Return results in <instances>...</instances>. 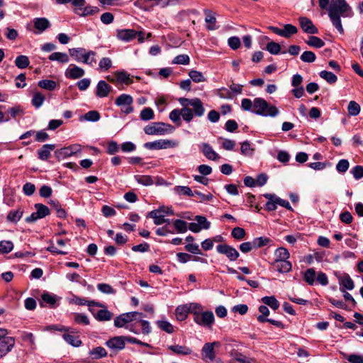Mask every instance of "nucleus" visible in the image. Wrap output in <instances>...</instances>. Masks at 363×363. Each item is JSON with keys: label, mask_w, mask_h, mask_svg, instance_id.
<instances>
[{"label": "nucleus", "mask_w": 363, "mask_h": 363, "mask_svg": "<svg viewBox=\"0 0 363 363\" xmlns=\"http://www.w3.org/2000/svg\"><path fill=\"white\" fill-rule=\"evenodd\" d=\"M180 105L184 108H189L191 106L192 119L194 116L202 117L205 113V108L203 102L199 98L187 99V98H179L178 99Z\"/></svg>", "instance_id": "nucleus-4"}, {"label": "nucleus", "mask_w": 363, "mask_h": 363, "mask_svg": "<svg viewBox=\"0 0 363 363\" xmlns=\"http://www.w3.org/2000/svg\"><path fill=\"white\" fill-rule=\"evenodd\" d=\"M264 196L268 200L266 203V208L268 211H275L277 205L286 208L288 210H291L292 208L288 201L284 200L275 194H265Z\"/></svg>", "instance_id": "nucleus-8"}, {"label": "nucleus", "mask_w": 363, "mask_h": 363, "mask_svg": "<svg viewBox=\"0 0 363 363\" xmlns=\"http://www.w3.org/2000/svg\"><path fill=\"white\" fill-rule=\"evenodd\" d=\"M245 231L243 228L240 227H235L233 229L231 235L233 238L236 240H242L245 236Z\"/></svg>", "instance_id": "nucleus-63"}, {"label": "nucleus", "mask_w": 363, "mask_h": 363, "mask_svg": "<svg viewBox=\"0 0 363 363\" xmlns=\"http://www.w3.org/2000/svg\"><path fill=\"white\" fill-rule=\"evenodd\" d=\"M306 43L308 45L316 48H320L325 45V43L322 39L314 35L310 36Z\"/></svg>", "instance_id": "nucleus-35"}, {"label": "nucleus", "mask_w": 363, "mask_h": 363, "mask_svg": "<svg viewBox=\"0 0 363 363\" xmlns=\"http://www.w3.org/2000/svg\"><path fill=\"white\" fill-rule=\"evenodd\" d=\"M113 314L106 309L99 310L96 315V318L99 321H108L112 318Z\"/></svg>", "instance_id": "nucleus-44"}, {"label": "nucleus", "mask_w": 363, "mask_h": 363, "mask_svg": "<svg viewBox=\"0 0 363 363\" xmlns=\"http://www.w3.org/2000/svg\"><path fill=\"white\" fill-rule=\"evenodd\" d=\"M29 64V59L26 55H19L15 60V65L19 69L26 68Z\"/></svg>", "instance_id": "nucleus-37"}, {"label": "nucleus", "mask_w": 363, "mask_h": 363, "mask_svg": "<svg viewBox=\"0 0 363 363\" xmlns=\"http://www.w3.org/2000/svg\"><path fill=\"white\" fill-rule=\"evenodd\" d=\"M89 354L93 357L94 359H98L104 357L107 355L106 350L102 347H97L90 350Z\"/></svg>", "instance_id": "nucleus-38"}, {"label": "nucleus", "mask_w": 363, "mask_h": 363, "mask_svg": "<svg viewBox=\"0 0 363 363\" xmlns=\"http://www.w3.org/2000/svg\"><path fill=\"white\" fill-rule=\"evenodd\" d=\"M85 74V71L82 67L71 64L65 70V75L67 79H77L82 77Z\"/></svg>", "instance_id": "nucleus-16"}, {"label": "nucleus", "mask_w": 363, "mask_h": 363, "mask_svg": "<svg viewBox=\"0 0 363 363\" xmlns=\"http://www.w3.org/2000/svg\"><path fill=\"white\" fill-rule=\"evenodd\" d=\"M55 148V145L46 144L38 150V158L41 160H47L50 156L51 152Z\"/></svg>", "instance_id": "nucleus-24"}, {"label": "nucleus", "mask_w": 363, "mask_h": 363, "mask_svg": "<svg viewBox=\"0 0 363 363\" xmlns=\"http://www.w3.org/2000/svg\"><path fill=\"white\" fill-rule=\"evenodd\" d=\"M157 324L161 330L167 333H172L174 332L173 325L167 320H158Z\"/></svg>", "instance_id": "nucleus-58"}, {"label": "nucleus", "mask_w": 363, "mask_h": 363, "mask_svg": "<svg viewBox=\"0 0 363 363\" xmlns=\"http://www.w3.org/2000/svg\"><path fill=\"white\" fill-rule=\"evenodd\" d=\"M169 119L177 125H181V117L186 123L192 121V113L191 108L182 107L181 109H174L169 113Z\"/></svg>", "instance_id": "nucleus-7"}, {"label": "nucleus", "mask_w": 363, "mask_h": 363, "mask_svg": "<svg viewBox=\"0 0 363 363\" xmlns=\"http://www.w3.org/2000/svg\"><path fill=\"white\" fill-rule=\"evenodd\" d=\"M241 107L243 110L262 116L276 117L279 114V111L274 105H270L262 98H255L253 101L249 99H243L241 101Z\"/></svg>", "instance_id": "nucleus-1"}, {"label": "nucleus", "mask_w": 363, "mask_h": 363, "mask_svg": "<svg viewBox=\"0 0 363 363\" xmlns=\"http://www.w3.org/2000/svg\"><path fill=\"white\" fill-rule=\"evenodd\" d=\"M194 322L203 327L211 328L214 323V315L212 311H203L194 317Z\"/></svg>", "instance_id": "nucleus-12"}, {"label": "nucleus", "mask_w": 363, "mask_h": 363, "mask_svg": "<svg viewBox=\"0 0 363 363\" xmlns=\"http://www.w3.org/2000/svg\"><path fill=\"white\" fill-rule=\"evenodd\" d=\"M338 283L340 286V291L345 292V289L352 290L354 288V284L348 274H344L337 277Z\"/></svg>", "instance_id": "nucleus-18"}, {"label": "nucleus", "mask_w": 363, "mask_h": 363, "mask_svg": "<svg viewBox=\"0 0 363 363\" xmlns=\"http://www.w3.org/2000/svg\"><path fill=\"white\" fill-rule=\"evenodd\" d=\"M316 273L314 269H308L304 273V281L311 286L315 284Z\"/></svg>", "instance_id": "nucleus-34"}, {"label": "nucleus", "mask_w": 363, "mask_h": 363, "mask_svg": "<svg viewBox=\"0 0 363 363\" xmlns=\"http://www.w3.org/2000/svg\"><path fill=\"white\" fill-rule=\"evenodd\" d=\"M48 59L50 61H57L60 63H67L69 61L68 55L61 52H52L49 55Z\"/></svg>", "instance_id": "nucleus-27"}, {"label": "nucleus", "mask_w": 363, "mask_h": 363, "mask_svg": "<svg viewBox=\"0 0 363 363\" xmlns=\"http://www.w3.org/2000/svg\"><path fill=\"white\" fill-rule=\"evenodd\" d=\"M216 250L219 254L225 255L230 261H235L240 256L235 248L226 244L217 245Z\"/></svg>", "instance_id": "nucleus-13"}, {"label": "nucleus", "mask_w": 363, "mask_h": 363, "mask_svg": "<svg viewBox=\"0 0 363 363\" xmlns=\"http://www.w3.org/2000/svg\"><path fill=\"white\" fill-rule=\"evenodd\" d=\"M138 32L133 29H121L117 30L116 37L118 40L129 42L136 38Z\"/></svg>", "instance_id": "nucleus-20"}, {"label": "nucleus", "mask_w": 363, "mask_h": 363, "mask_svg": "<svg viewBox=\"0 0 363 363\" xmlns=\"http://www.w3.org/2000/svg\"><path fill=\"white\" fill-rule=\"evenodd\" d=\"M174 191L175 194L179 196H188L190 197L194 196L195 194L194 191L189 187L186 186H176L174 188Z\"/></svg>", "instance_id": "nucleus-31"}, {"label": "nucleus", "mask_w": 363, "mask_h": 363, "mask_svg": "<svg viewBox=\"0 0 363 363\" xmlns=\"http://www.w3.org/2000/svg\"><path fill=\"white\" fill-rule=\"evenodd\" d=\"M99 69L106 71L112 67V61L109 57H103L99 63Z\"/></svg>", "instance_id": "nucleus-62"}, {"label": "nucleus", "mask_w": 363, "mask_h": 363, "mask_svg": "<svg viewBox=\"0 0 363 363\" xmlns=\"http://www.w3.org/2000/svg\"><path fill=\"white\" fill-rule=\"evenodd\" d=\"M106 345L112 350H123L125 347V336L114 337L106 342Z\"/></svg>", "instance_id": "nucleus-21"}, {"label": "nucleus", "mask_w": 363, "mask_h": 363, "mask_svg": "<svg viewBox=\"0 0 363 363\" xmlns=\"http://www.w3.org/2000/svg\"><path fill=\"white\" fill-rule=\"evenodd\" d=\"M35 208L36 209V214L38 215V217H40V218H43L50 214V210L45 205L36 203L35 205Z\"/></svg>", "instance_id": "nucleus-43"}, {"label": "nucleus", "mask_w": 363, "mask_h": 363, "mask_svg": "<svg viewBox=\"0 0 363 363\" xmlns=\"http://www.w3.org/2000/svg\"><path fill=\"white\" fill-rule=\"evenodd\" d=\"M69 303H74V304L79 305V306L87 305L89 307L94 306H101V305L100 303H99L94 301H86L84 298H80V297H78L76 296H73V298L69 301Z\"/></svg>", "instance_id": "nucleus-28"}, {"label": "nucleus", "mask_w": 363, "mask_h": 363, "mask_svg": "<svg viewBox=\"0 0 363 363\" xmlns=\"http://www.w3.org/2000/svg\"><path fill=\"white\" fill-rule=\"evenodd\" d=\"M173 130L172 125L162 122H154L144 128V132L150 135H163L172 133Z\"/></svg>", "instance_id": "nucleus-6"}, {"label": "nucleus", "mask_w": 363, "mask_h": 363, "mask_svg": "<svg viewBox=\"0 0 363 363\" xmlns=\"http://www.w3.org/2000/svg\"><path fill=\"white\" fill-rule=\"evenodd\" d=\"M189 313V308L188 304L178 306L175 310L177 319L179 321L184 320Z\"/></svg>", "instance_id": "nucleus-25"}, {"label": "nucleus", "mask_w": 363, "mask_h": 363, "mask_svg": "<svg viewBox=\"0 0 363 363\" xmlns=\"http://www.w3.org/2000/svg\"><path fill=\"white\" fill-rule=\"evenodd\" d=\"M13 249V243L10 240L0 241V253L8 254Z\"/></svg>", "instance_id": "nucleus-41"}, {"label": "nucleus", "mask_w": 363, "mask_h": 363, "mask_svg": "<svg viewBox=\"0 0 363 363\" xmlns=\"http://www.w3.org/2000/svg\"><path fill=\"white\" fill-rule=\"evenodd\" d=\"M133 98L126 94H121L115 100V104L121 107V111L125 114H129L133 111Z\"/></svg>", "instance_id": "nucleus-10"}, {"label": "nucleus", "mask_w": 363, "mask_h": 363, "mask_svg": "<svg viewBox=\"0 0 363 363\" xmlns=\"http://www.w3.org/2000/svg\"><path fill=\"white\" fill-rule=\"evenodd\" d=\"M266 49L272 55H278L281 51V46L279 43L271 41L267 44Z\"/></svg>", "instance_id": "nucleus-56"}, {"label": "nucleus", "mask_w": 363, "mask_h": 363, "mask_svg": "<svg viewBox=\"0 0 363 363\" xmlns=\"http://www.w3.org/2000/svg\"><path fill=\"white\" fill-rule=\"evenodd\" d=\"M255 248H259L270 243L271 240L267 237L256 238L253 240Z\"/></svg>", "instance_id": "nucleus-59"}, {"label": "nucleus", "mask_w": 363, "mask_h": 363, "mask_svg": "<svg viewBox=\"0 0 363 363\" xmlns=\"http://www.w3.org/2000/svg\"><path fill=\"white\" fill-rule=\"evenodd\" d=\"M135 179L138 183L144 186H150L153 184L152 179L147 175H135Z\"/></svg>", "instance_id": "nucleus-52"}, {"label": "nucleus", "mask_w": 363, "mask_h": 363, "mask_svg": "<svg viewBox=\"0 0 363 363\" xmlns=\"http://www.w3.org/2000/svg\"><path fill=\"white\" fill-rule=\"evenodd\" d=\"M189 76L190 77L191 79L196 82H203L206 81V77L203 76L202 72L197 71V70H191L189 72Z\"/></svg>", "instance_id": "nucleus-39"}, {"label": "nucleus", "mask_w": 363, "mask_h": 363, "mask_svg": "<svg viewBox=\"0 0 363 363\" xmlns=\"http://www.w3.org/2000/svg\"><path fill=\"white\" fill-rule=\"evenodd\" d=\"M23 216V211L21 209L11 211L9 213L7 216L8 220L12 223H17Z\"/></svg>", "instance_id": "nucleus-49"}, {"label": "nucleus", "mask_w": 363, "mask_h": 363, "mask_svg": "<svg viewBox=\"0 0 363 363\" xmlns=\"http://www.w3.org/2000/svg\"><path fill=\"white\" fill-rule=\"evenodd\" d=\"M273 267L280 273H287L291 270V263L287 261H274L272 262Z\"/></svg>", "instance_id": "nucleus-23"}, {"label": "nucleus", "mask_w": 363, "mask_h": 363, "mask_svg": "<svg viewBox=\"0 0 363 363\" xmlns=\"http://www.w3.org/2000/svg\"><path fill=\"white\" fill-rule=\"evenodd\" d=\"M298 22L301 29L305 33L308 34L318 33V28L313 25V22L309 18L301 16L298 18Z\"/></svg>", "instance_id": "nucleus-17"}, {"label": "nucleus", "mask_w": 363, "mask_h": 363, "mask_svg": "<svg viewBox=\"0 0 363 363\" xmlns=\"http://www.w3.org/2000/svg\"><path fill=\"white\" fill-rule=\"evenodd\" d=\"M169 349L177 354L187 355L191 353V350L189 347L179 345H171Z\"/></svg>", "instance_id": "nucleus-32"}, {"label": "nucleus", "mask_w": 363, "mask_h": 363, "mask_svg": "<svg viewBox=\"0 0 363 363\" xmlns=\"http://www.w3.org/2000/svg\"><path fill=\"white\" fill-rule=\"evenodd\" d=\"M69 55L77 62H82L90 66L96 63V52L92 50H86L82 48H72L69 50Z\"/></svg>", "instance_id": "nucleus-3"}, {"label": "nucleus", "mask_w": 363, "mask_h": 363, "mask_svg": "<svg viewBox=\"0 0 363 363\" xmlns=\"http://www.w3.org/2000/svg\"><path fill=\"white\" fill-rule=\"evenodd\" d=\"M97 289L101 292V293H104V294H114L115 293V291L114 289L112 288V286L108 284H99L97 285Z\"/></svg>", "instance_id": "nucleus-64"}, {"label": "nucleus", "mask_w": 363, "mask_h": 363, "mask_svg": "<svg viewBox=\"0 0 363 363\" xmlns=\"http://www.w3.org/2000/svg\"><path fill=\"white\" fill-rule=\"evenodd\" d=\"M45 101V96L40 92H35L32 99V104L36 108H39Z\"/></svg>", "instance_id": "nucleus-48"}, {"label": "nucleus", "mask_w": 363, "mask_h": 363, "mask_svg": "<svg viewBox=\"0 0 363 363\" xmlns=\"http://www.w3.org/2000/svg\"><path fill=\"white\" fill-rule=\"evenodd\" d=\"M83 119L87 121L96 122L100 119V114L96 111H90L81 117L80 121Z\"/></svg>", "instance_id": "nucleus-42"}, {"label": "nucleus", "mask_w": 363, "mask_h": 363, "mask_svg": "<svg viewBox=\"0 0 363 363\" xmlns=\"http://www.w3.org/2000/svg\"><path fill=\"white\" fill-rule=\"evenodd\" d=\"M274 256V261H287L289 258L290 254L288 250L285 247H279L275 250Z\"/></svg>", "instance_id": "nucleus-29"}, {"label": "nucleus", "mask_w": 363, "mask_h": 363, "mask_svg": "<svg viewBox=\"0 0 363 363\" xmlns=\"http://www.w3.org/2000/svg\"><path fill=\"white\" fill-rule=\"evenodd\" d=\"M15 338L9 335V331L0 328V358L6 356L14 347Z\"/></svg>", "instance_id": "nucleus-5"}, {"label": "nucleus", "mask_w": 363, "mask_h": 363, "mask_svg": "<svg viewBox=\"0 0 363 363\" xmlns=\"http://www.w3.org/2000/svg\"><path fill=\"white\" fill-rule=\"evenodd\" d=\"M138 316L142 317L143 313L136 311L122 313L114 319V325L116 328L125 327L126 328L129 323L138 320Z\"/></svg>", "instance_id": "nucleus-9"}, {"label": "nucleus", "mask_w": 363, "mask_h": 363, "mask_svg": "<svg viewBox=\"0 0 363 363\" xmlns=\"http://www.w3.org/2000/svg\"><path fill=\"white\" fill-rule=\"evenodd\" d=\"M145 315L143 314V316H138V320L140 322V324L142 328V333L144 335H148L151 333V326L150 323L147 320H143Z\"/></svg>", "instance_id": "nucleus-53"}, {"label": "nucleus", "mask_w": 363, "mask_h": 363, "mask_svg": "<svg viewBox=\"0 0 363 363\" xmlns=\"http://www.w3.org/2000/svg\"><path fill=\"white\" fill-rule=\"evenodd\" d=\"M111 86L105 81L101 80L96 86V95L99 98L106 97L111 91Z\"/></svg>", "instance_id": "nucleus-22"}, {"label": "nucleus", "mask_w": 363, "mask_h": 363, "mask_svg": "<svg viewBox=\"0 0 363 363\" xmlns=\"http://www.w3.org/2000/svg\"><path fill=\"white\" fill-rule=\"evenodd\" d=\"M204 13L206 15L205 21L208 23L207 29L210 30H215L216 28L215 26L216 22V17L211 13V11L209 10H204Z\"/></svg>", "instance_id": "nucleus-36"}, {"label": "nucleus", "mask_w": 363, "mask_h": 363, "mask_svg": "<svg viewBox=\"0 0 363 363\" xmlns=\"http://www.w3.org/2000/svg\"><path fill=\"white\" fill-rule=\"evenodd\" d=\"M300 58L304 62L311 63L315 60L316 57L312 51H305L301 54Z\"/></svg>", "instance_id": "nucleus-60"}, {"label": "nucleus", "mask_w": 363, "mask_h": 363, "mask_svg": "<svg viewBox=\"0 0 363 363\" xmlns=\"http://www.w3.org/2000/svg\"><path fill=\"white\" fill-rule=\"evenodd\" d=\"M116 81L125 84H131L133 83V77L125 71H117L114 72Z\"/></svg>", "instance_id": "nucleus-26"}, {"label": "nucleus", "mask_w": 363, "mask_h": 363, "mask_svg": "<svg viewBox=\"0 0 363 363\" xmlns=\"http://www.w3.org/2000/svg\"><path fill=\"white\" fill-rule=\"evenodd\" d=\"M189 308V313H192L194 317L199 315L203 312V306L198 303H188Z\"/></svg>", "instance_id": "nucleus-54"}, {"label": "nucleus", "mask_w": 363, "mask_h": 363, "mask_svg": "<svg viewBox=\"0 0 363 363\" xmlns=\"http://www.w3.org/2000/svg\"><path fill=\"white\" fill-rule=\"evenodd\" d=\"M147 217L153 218L154 223L157 225H162L168 220L164 218V214H160L159 211L155 210L149 212Z\"/></svg>", "instance_id": "nucleus-30"}, {"label": "nucleus", "mask_w": 363, "mask_h": 363, "mask_svg": "<svg viewBox=\"0 0 363 363\" xmlns=\"http://www.w3.org/2000/svg\"><path fill=\"white\" fill-rule=\"evenodd\" d=\"M220 343L219 342L215 341L211 343H206L201 350V354L203 359L205 360L213 361L215 359V352L214 347H220Z\"/></svg>", "instance_id": "nucleus-15"}, {"label": "nucleus", "mask_w": 363, "mask_h": 363, "mask_svg": "<svg viewBox=\"0 0 363 363\" xmlns=\"http://www.w3.org/2000/svg\"><path fill=\"white\" fill-rule=\"evenodd\" d=\"M241 153L245 156H251L253 154L254 149L251 147L248 141H245L241 145Z\"/></svg>", "instance_id": "nucleus-61"}, {"label": "nucleus", "mask_w": 363, "mask_h": 363, "mask_svg": "<svg viewBox=\"0 0 363 363\" xmlns=\"http://www.w3.org/2000/svg\"><path fill=\"white\" fill-rule=\"evenodd\" d=\"M173 225L179 233H184L187 230V223L183 220L177 219L173 221Z\"/></svg>", "instance_id": "nucleus-46"}, {"label": "nucleus", "mask_w": 363, "mask_h": 363, "mask_svg": "<svg viewBox=\"0 0 363 363\" xmlns=\"http://www.w3.org/2000/svg\"><path fill=\"white\" fill-rule=\"evenodd\" d=\"M262 301L273 310H277L279 307V302L274 296H264L262 298Z\"/></svg>", "instance_id": "nucleus-33"}, {"label": "nucleus", "mask_w": 363, "mask_h": 363, "mask_svg": "<svg viewBox=\"0 0 363 363\" xmlns=\"http://www.w3.org/2000/svg\"><path fill=\"white\" fill-rule=\"evenodd\" d=\"M319 74L321 78L330 84L336 82L337 79L336 75L331 72L323 70L321 71Z\"/></svg>", "instance_id": "nucleus-47"}, {"label": "nucleus", "mask_w": 363, "mask_h": 363, "mask_svg": "<svg viewBox=\"0 0 363 363\" xmlns=\"http://www.w3.org/2000/svg\"><path fill=\"white\" fill-rule=\"evenodd\" d=\"M190 62V59L189 55H179L176 56L174 60H172V64L174 65H189Z\"/></svg>", "instance_id": "nucleus-55"}, {"label": "nucleus", "mask_w": 363, "mask_h": 363, "mask_svg": "<svg viewBox=\"0 0 363 363\" xmlns=\"http://www.w3.org/2000/svg\"><path fill=\"white\" fill-rule=\"evenodd\" d=\"M34 30L33 31L34 34L39 35L45 31L48 28L51 26V23L50 21L44 17L42 18H35L33 20Z\"/></svg>", "instance_id": "nucleus-14"}, {"label": "nucleus", "mask_w": 363, "mask_h": 363, "mask_svg": "<svg viewBox=\"0 0 363 363\" xmlns=\"http://www.w3.org/2000/svg\"><path fill=\"white\" fill-rule=\"evenodd\" d=\"M347 110L350 116H355L359 113L360 106L357 102L351 101L348 104Z\"/></svg>", "instance_id": "nucleus-57"}, {"label": "nucleus", "mask_w": 363, "mask_h": 363, "mask_svg": "<svg viewBox=\"0 0 363 363\" xmlns=\"http://www.w3.org/2000/svg\"><path fill=\"white\" fill-rule=\"evenodd\" d=\"M298 29L296 26L291 24H285L283 28L284 37L286 38H290L291 35L297 33Z\"/></svg>", "instance_id": "nucleus-50"}, {"label": "nucleus", "mask_w": 363, "mask_h": 363, "mask_svg": "<svg viewBox=\"0 0 363 363\" xmlns=\"http://www.w3.org/2000/svg\"><path fill=\"white\" fill-rule=\"evenodd\" d=\"M352 15V9L345 0L332 1L328 8V16L331 22L340 34L344 33L340 16L351 17Z\"/></svg>", "instance_id": "nucleus-2"}, {"label": "nucleus", "mask_w": 363, "mask_h": 363, "mask_svg": "<svg viewBox=\"0 0 363 363\" xmlns=\"http://www.w3.org/2000/svg\"><path fill=\"white\" fill-rule=\"evenodd\" d=\"M38 86L42 89L52 91L56 88L57 84L53 80L43 79L38 82Z\"/></svg>", "instance_id": "nucleus-40"}, {"label": "nucleus", "mask_w": 363, "mask_h": 363, "mask_svg": "<svg viewBox=\"0 0 363 363\" xmlns=\"http://www.w3.org/2000/svg\"><path fill=\"white\" fill-rule=\"evenodd\" d=\"M155 113L151 108L147 107L143 108L140 114V118L143 121H149L153 119Z\"/></svg>", "instance_id": "nucleus-51"}, {"label": "nucleus", "mask_w": 363, "mask_h": 363, "mask_svg": "<svg viewBox=\"0 0 363 363\" xmlns=\"http://www.w3.org/2000/svg\"><path fill=\"white\" fill-rule=\"evenodd\" d=\"M177 145V142L168 139H160L152 142H148L144 144V147L148 150L167 149L174 147Z\"/></svg>", "instance_id": "nucleus-11"}, {"label": "nucleus", "mask_w": 363, "mask_h": 363, "mask_svg": "<svg viewBox=\"0 0 363 363\" xmlns=\"http://www.w3.org/2000/svg\"><path fill=\"white\" fill-rule=\"evenodd\" d=\"M200 150L203 155L208 160L216 161L219 160L220 156L216 153L212 147L206 143H203L199 145Z\"/></svg>", "instance_id": "nucleus-19"}, {"label": "nucleus", "mask_w": 363, "mask_h": 363, "mask_svg": "<svg viewBox=\"0 0 363 363\" xmlns=\"http://www.w3.org/2000/svg\"><path fill=\"white\" fill-rule=\"evenodd\" d=\"M63 339L69 345L74 347H79L82 344V341L76 336L71 334H64Z\"/></svg>", "instance_id": "nucleus-45"}]
</instances>
